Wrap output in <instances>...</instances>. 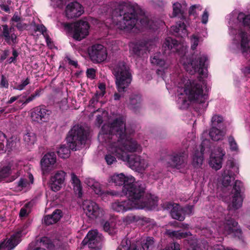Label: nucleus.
<instances>
[{"mask_svg":"<svg viewBox=\"0 0 250 250\" xmlns=\"http://www.w3.org/2000/svg\"><path fill=\"white\" fill-rule=\"evenodd\" d=\"M112 131L115 134L112 136L118 138V142H112L110 149L118 158L126 161L129 167L137 171L145 170L148 166L147 161L136 154H127L125 151L133 152L140 149V146L132 138L134 131L125 126V120L120 117L112 122Z\"/></svg>","mask_w":250,"mask_h":250,"instance_id":"nucleus-1","label":"nucleus"},{"mask_svg":"<svg viewBox=\"0 0 250 250\" xmlns=\"http://www.w3.org/2000/svg\"><path fill=\"white\" fill-rule=\"evenodd\" d=\"M174 49L180 57V62L185 70L191 74L198 73L201 77H207L208 59L207 55L201 54L196 50L197 48H165L163 54L156 52L151 57V63L160 67H164L165 61L164 53L168 52Z\"/></svg>","mask_w":250,"mask_h":250,"instance_id":"nucleus-2","label":"nucleus"},{"mask_svg":"<svg viewBox=\"0 0 250 250\" xmlns=\"http://www.w3.org/2000/svg\"><path fill=\"white\" fill-rule=\"evenodd\" d=\"M138 14V6L119 5L113 10L112 16L114 20L117 21V25L121 29L127 31L134 29V31H136L140 30L141 27L155 28L153 21L146 17H143L140 19L141 26L139 24L137 25Z\"/></svg>","mask_w":250,"mask_h":250,"instance_id":"nucleus-3","label":"nucleus"},{"mask_svg":"<svg viewBox=\"0 0 250 250\" xmlns=\"http://www.w3.org/2000/svg\"><path fill=\"white\" fill-rule=\"evenodd\" d=\"M184 92L190 102L202 104L204 109L207 108L208 103L204 104L208 98V95L204 93L203 85L201 82L188 80L184 85Z\"/></svg>","mask_w":250,"mask_h":250,"instance_id":"nucleus-4","label":"nucleus"},{"mask_svg":"<svg viewBox=\"0 0 250 250\" xmlns=\"http://www.w3.org/2000/svg\"><path fill=\"white\" fill-rule=\"evenodd\" d=\"M116 85L119 92H125L132 81V76L128 67L124 61H120L113 69Z\"/></svg>","mask_w":250,"mask_h":250,"instance_id":"nucleus-5","label":"nucleus"},{"mask_svg":"<svg viewBox=\"0 0 250 250\" xmlns=\"http://www.w3.org/2000/svg\"><path fill=\"white\" fill-rule=\"evenodd\" d=\"M88 132L81 125H75L68 132L66 140L70 148L76 151L85 144L88 136Z\"/></svg>","mask_w":250,"mask_h":250,"instance_id":"nucleus-6","label":"nucleus"},{"mask_svg":"<svg viewBox=\"0 0 250 250\" xmlns=\"http://www.w3.org/2000/svg\"><path fill=\"white\" fill-rule=\"evenodd\" d=\"M146 185L143 181H135L132 183L126 185L125 188L122 189L120 193L117 191L119 196L125 195L128 197V200L134 202H138L141 198L145 195Z\"/></svg>","mask_w":250,"mask_h":250,"instance_id":"nucleus-7","label":"nucleus"},{"mask_svg":"<svg viewBox=\"0 0 250 250\" xmlns=\"http://www.w3.org/2000/svg\"><path fill=\"white\" fill-rule=\"evenodd\" d=\"M188 157V150H180L167 154L165 161L170 167L179 169L185 167Z\"/></svg>","mask_w":250,"mask_h":250,"instance_id":"nucleus-8","label":"nucleus"},{"mask_svg":"<svg viewBox=\"0 0 250 250\" xmlns=\"http://www.w3.org/2000/svg\"><path fill=\"white\" fill-rule=\"evenodd\" d=\"M64 27L68 29H73V38L81 41L87 37L89 32L90 25L85 20H81L72 24H65Z\"/></svg>","mask_w":250,"mask_h":250,"instance_id":"nucleus-9","label":"nucleus"},{"mask_svg":"<svg viewBox=\"0 0 250 250\" xmlns=\"http://www.w3.org/2000/svg\"><path fill=\"white\" fill-rule=\"evenodd\" d=\"M238 222L234 219L227 217L223 227H219L218 231L225 235H232L240 238L242 236V230L238 227Z\"/></svg>","mask_w":250,"mask_h":250,"instance_id":"nucleus-10","label":"nucleus"},{"mask_svg":"<svg viewBox=\"0 0 250 250\" xmlns=\"http://www.w3.org/2000/svg\"><path fill=\"white\" fill-rule=\"evenodd\" d=\"M239 172V167L231 160L227 162L226 168L222 174V184L224 187L230 185L231 182L235 179V176Z\"/></svg>","mask_w":250,"mask_h":250,"instance_id":"nucleus-11","label":"nucleus"},{"mask_svg":"<svg viewBox=\"0 0 250 250\" xmlns=\"http://www.w3.org/2000/svg\"><path fill=\"white\" fill-rule=\"evenodd\" d=\"M103 239L102 235L97 230H93L88 232L82 243L83 246L87 245L90 249L98 250L101 247Z\"/></svg>","mask_w":250,"mask_h":250,"instance_id":"nucleus-12","label":"nucleus"},{"mask_svg":"<svg viewBox=\"0 0 250 250\" xmlns=\"http://www.w3.org/2000/svg\"><path fill=\"white\" fill-rule=\"evenodd\" d=\"M83 208L86 216L93 220L101 218L104 215L103 209L96 202L91 200L84 201Z\"/></svg>","mask_w":250,"mask_h":250,"instance_id":"nucleus-13","label":"nucleus"},{"mask_svg":"<svg viewBox=\"0 0 250 250\" xmlns=\"http://www.w3.org/2000/svg\"><path fill=\"white\" fill-rule=\"evenodd\" d=\"M51 113L44 105H40L33 108L31 118L33 121L39 124L47 122Z\"/></svg>","mask_w":250,"mask_h":250,"instance_id":"nucleus-14","label":"nucleus"},{"mask_svg":"<svg viewBox=\"0 0 250 250\" xmlns=\"http://www.w3.org/2000/svg\"><path fill=\"white\" fill-rule=\"evenodd\" d=\"M243 188V184L239 180H236L233 187L232 192L233 194L232 200V206L234 209L240 208L243 203V197L242 190Z\"/></svg>","mask_w":250,"mask_h":250,"instance_id":"nucleus-15","label":"nucleus"},{"mask_svg":"<svg viewBox=\"0 0 250 250\" xmlns=\"http://www.w3.org/2000/svg\"><path fill=\"white\" fill-rule=\"evenodd\" d=\"M84 183L88 186L91 188L96 194L103 196V197L108 195L111 196H118L119 194L117 191L114 190H102L100 184L96 182L94 179L92 178H86Z\"/></svg>","mask_w":250,"mask_h":250,"instance_id":"nucleus-16","label":"nucleus"},{"mask_svg":"<svg viewBox=\"0 0 250 250\" xmlns=\"http://www.w3.org/2000/svg\"><path fill=\"white\" fill-rule=\"evenodd\" d=\"M165 209L170 210V213L172 218L182 221L185 219L183 207L178 204L167 202L164 204Z\"/></svg>","mask_w":250,"mask_h":250,"instance_id":"nucleus-17","label":"nucleus"},{"mask_svg":"<svg viewBox=\"0 0 250 250\" xmlns=\"http://www.w3.org/2000/svg\"><path fill=\"white\" fill-rule=\"evenodd\" d=\"M56 162V156L54 152H48L41 161V165L43 174L48 173L53 167Z\"/></svg>","mask_w":250,"mask_h":250,"instance_id":"nucleus-18","label":"nucleus"},{"mask_svg":"<svg viewBox=\"0 0 250 250\" xmlns=\"http://www.w3.org/2000/svg\"><path fill=\"white\" fill-rule=\"evenodd\" d=\"M135 181V178L131 176H126L124 173L115 174L110 177L109 183H114L115 186L125 188L126 185L130 184Z\"/></svg>","mask_w":250,"mask_h":250,"instance_id":"nucleus-19","label":"nucleus"},{"mask_svg":"<svg viewBox=\"0 0 250 250\" xmlns=\"http://www.w3.org/2000/svg\"><path fill=\"white\" fill-rule=\"evenodd\" d=\"M91 60L94 62H101L107 57L106 48H88Z\"/></svg>","mask_w":250,"mask_h":250,"instance_id":"nucleus-20","label":"nucleus"},{"mask_svg":"<svg viewBox=\"0 0 250 250\" xmlns=\"http://www.w3.org/2000/svg\"><path fill=\"white\" fill-rule=\"evenodd\" d=\"M83 12L82 5L77 1L69 3L65 9L66 17L69 19H73L80 16Z\"/></svg>","mask_w":250,"mask_h":250,"instance_id":"nucleus-21","label":"nucleus"},{"mask_svg":"<svg viewBox=\"0 0 250 250\" xmlns=\"http://www.w3.org/2000/svg\"><path fill=\"white\" fill-rule=\"evenodd\" d=\"M65 173L62 170L57 171L54 175L51 176L50 180L51 189L54 191H59L64 182Z\"/></svg>","mask_w":250,"mask_h":250,"instance_id":"nucleus-22","label":"nucleus"},{"mask_svg":"<svg viewBox=\"0 0 250 250\" xmlns=\"http://www.w3.org/2000/svg\"><path fill=\"white\" fill-rule=\"evenodd\" d=\"M134 207V203L129 200H120L115 201L111 204L113 210L116 212H124L127 210L132 209Z\"/></svg>","mask_w":250,"mask_h":250,"instance_id":"nucleus-23","label":"nucleus"},{"mask_svg":"<svg viewBox=\"0 0 250 250\" xmlns=\"http://www.w3.org/2000/svg\"><path fill=\"white\" fill-rule=\"evenodd\" d=\"M115 134V133L112 131V123H111L110 124V125L109 134L108 135V139H109V140H108V143H109L108 151L109 152H110L112 153V154L108 153V154H107L106 155H105V157H104L105 160L108 165H111L112 164H113V163L116 162V159L115 156L118 157L116 155L115 153L111 152V151L109 148L110 146V144H111V143H112V142H114V143L115 142L116 143L118 142V138H117L114 137V138H112V136Z\"/></svg>","mask_w":250,"mask_h":250,"instance_id":"nucleus-24","label":"nucleus"},{"mask_svg":"<svg viewBox=\"0 0 250 250\" xmlns=\"http://www.w3.org/2000/svg\"><path fill=\"white\" fill-rule=\"evenodd\" d=\"M14 143L12 139H7L5 134L0 131V153H4L6 151L10 152Z\"/></svg>","mask_w":250,"mask_h":250,"instance_id":"nucleus-25","label":"nucleus"},{"mask_svg":"<svg viewBox=\"0 0 250 250\" xmlns=\"http://www.w3.org/2000/svg\"><path fill=\"white\" fill-rule=\"evenodd\" d=\"M138 202L140 203L139 207L141 208H146L152 209L156 206L157 200L154 198L151 194H146L141 198Z\"/></svg>","mask_w":250,"mask_h":250,"instance_id":"nucleus-26","label":"nucleus"},{"mask_svg":"<svg viewBox=\"0 0 250 250\" xmlns=\"http://www.w3.org/2000/svg\"><path fill=\"white\" fill-rule=\"evenodd\" d=\"M2 36L4 37L5 41L8 43L9 45H13L17 42V36L13 33L14 28H9L6 24L2 26Z\"/></svg>","mask_w":250,"mask_h":250,"instance_id":"nucleus-27","label":"nucleus"},{"mask_svg":"<svg viewBox=\"0 0 250 250\" xmlns=\"http://www.w3.org/2000/svg\"><path fill=\"white\" fill-rule=\"evenodd\" d=\"M158 39L156 38H143L139 40H136L130 44V47H149L157 45V42Z\"/></svg>","mask_w":250,"mask_h":250,"instance_id":"nucleus-28","label":"nucleus"},{"mask_svg":"<svg viewBox=\"0 0 250 250\" xmlns=\"http://www.w3.org/2000/svg\"><path fill=\"white\" fill-rule=\"evenodd\" d=\"M219 153L217 155H215L214 156H213L212 154L211 155L209 163L212 168L216 170H219L222 167L223 158L225 154L222 150L219 151Z\"/></svg>","mask_w":250,"mask_h":250,"instance_id":"nucleus-29","label":"nucleus"},{"mask_svg":"<svg viewBox=\"0 0 250 250\" xmlns=\"http://www.w3.org/2000/svg\"><path fill=\"white\" fill-rule=\"evenodd\" d=\"M142 99L139 94H132L128 101V107L134 112H137L141 107Z\"/></svg>","mask_w":250,"mask_h":250,"instance_id":"nucleus-30","label":"nucleus"},{"mask_svg":"<svg viewBox=\"0 0 250 250\" xmlns=\"http://www.w3.org/2000/svg\"><path fill=\"white\" fill-rule=\"evenodd\" d=\"M155 239L152 237L147 236L142 239L140 243V250H152L155 247Z\"/></svg>","mask_w":250,"mask_h":250,"instance_id":"nucleus-31","label":"nucleus"},{"mask_svg":"<svg viewBox=\"0 0 250 250\" xmlns=\"http://www.w3.org/2000/svg\"><path fill=\"white\" fill-rule=\"evenodd\" d=\"M21 237L18 232H14L5 244L8 250H11L15 248L21 241Z\"/></svg>","mask_w":250,"mask_h":250,"instance_id":"nucleus-32","label":"nucleus"},{"mask_svg":"<svg viewBox=\"0 0 250 250\" xmlns=\"http://www.w3.org/2000/svg\"><path fill=\"white\" fill-rule=\"evenodd\" d=\"M166 233L169 237L177 239L185 238L191 235L190 232L189 231H184L181 230L176 231L171 229H167Z\"/></svg>","mask_w":250,"mask_h":250,"instance_id":"nucleus-33","label":"nucleus"},{"mask_svg":"<svg viewBox=\"0 0 250 250\" xmlns=\"http://www.w3.org/2000/svg\"><path fill=\"white\" fill-rule=\"evenodd\" d=\"M71 176L72 184H73L74 190L77 193L78 197L81 198L83 192L81 181L75 173H72Z\"/></svg>","mask_w":250,"mask_h":250,"instance_id":"nucleus-34","label":"nucleus"},{"mask_svg":"<svg viewBox=\"0 0 250 250\" xmlns=\"http://www.w3.org/2000/svg\"><path fill=\"white\" fill-rule=\"evenodd\" d=\"M235 38H239L241 47H250V35L247 33L240 30Z\"/></svg>","mask_w":250,"mask_h":250,"instance_id":"nucleus-35","label":"nucleus"},{"mask_svg":"<svg viewBox=\"0 0 250 250\" xmlns=\"http://www.w3.org/2000/svg\"><path fill=\"white\" fill-rule=\"evenodd\" d=\"M205 148L202 145H201L200 151L198 150L195 151L193 156V163L195 166H198L202 164L204 159V152Z\"/></svg>","mask_w":250,"mask_h":250,"instance_id":"nucleus-36","label":"nucleus"},{"mask_svg":"<svg viewBox=\"0 0 250 250\" xmlns=\"http://www.w3.org/2000/svg\"><path fill=\"white\" fill-rule=\"evenodd\" d=\"M171 30L177 33L178 36L181 37H184L187 35L186 25L183 22L180 21L179 23H177L176 25L171 27Z\"/></svg>","mask_w":250,"mask_h":250,"instance_id":"nucleus-37","label":"nucleus"},{"mask_svg":"<svg viewBox=\"0 0 250 250\" xmlns=\"http://www.w3.org/2000/svg\"><path fill=\"white\" fill-rule=\"evenodd\" d=\"M36 245L37 247L36 248H44L45 250V248L51 249L53 246L51 240L47 237H42L40 240H37Z\"/></svg>","mask_w":250,"mask_h":250,"instance_id":"nucleus-38","label":"nucleus"},{"mask_svg":"<svg viewBox=\"0 0 250 250\" xmlns=\"http://www.w3.org/2000/svg\"><path fill=\"white\" fill-rule=\"evenodd\" d=\"M210 138L214 141H218L223 138V132L216 127H211L209 132Z\"/></svg>","mask_w":250,"mask_h":250,"instance_id":"nucleus-39","label":"nucleus"},{"mask_svg":"<svg viewBox=\"0 0 250 250\" xmlns=\"http://www.w3.org/2000/svg\"><path fill=\"white\" fill-rule=\"evenodd\" d=\"M71 149L70 147H67L65 145H62L57 150V152L58 156L63 159L68 158L70 153V150Z\"/></svg>","mask_w":250,"mask_h":250,"instance_id":"nucleus-40","label":"nucleus"},{"mask_svg":"<svg viewBox=\"0 0 250 250\" xmlns=\"http://www.w3.org/2000/svg\"><path fill=\"white\" fill-rule=\"evenodd\" d=\"M35 30L41 32L44 36L48 46H51V39L46 33V28L42 24H37L35 25Z\"/></svg>","mask_w":250,"mask_h":250,"instance_id":"nucleus-41","label":"nucleus"},{"mask_svg":"<svg viewBox=\"0 0 250 250\" xmlns=\"http://www.w3.org/2000/svg\"><path fill=\"white\" fill-rule=\"evenodd\" d=\"M23 140L28 145H33L36 140V134L30 131H28L23 136Z\"/></svg>","mask_w":250,"mask_h":250,"instance_id":"nucleus-42","label":"nucleus"},{"mask_svg":"<svg viewBox=\"0 0 250 250\" xmlns=\"http://www.w3.org/2000/svg\"><path fill=\"white\" fill-rule=\"evenodd\" d=\"M223 122V118L222 116L218 115H213L211 119L212 127H220Z\"/></svg>","mask_w":250,"mask_h":250,"instance_id":"nucleus-43","label":"nucleus"},{"mask_svg":"<svg viewBox=\"0 0 250 250\" xmlns=\"http://www.w3.org/2000/svg\"><path fill=\"white\" fill-rule=\"evenodd\" d=\"M237 19L240 22H242L244 25L250 28V15L246 16L244 13L238 14Z\"/></svg>","mask_w":250,"mask_h":250,"instance_id":"nucleus-44","label":"nucleus"},{"mask_svg":"<svg viewBox=\"0 0 250 250\" xmlns=\"http://www.w3.org/2000/svg\"><path fill=\"white\" fill-rule=\"evenodd\" d=\"M145 52L142 48H131L129 49L130 55L137 58L142 57Z\"/></svg>","mask_w":250,"mask_h":250,"instance_id":"nucleus-45","label":"nucleus"},{"mask_svg":"<svg viewBox=\"0 0 250 250\" xmlns=\"http://www.w3.org/2000/svg\"><path fill=\"white\" fill-rule=\"evenodd\" d=\"M179 45V42L170 37L166 38L163 47H175Z\"/></svg>","mask_w":250,"mask_h":250,"instance_id":"nucleus-46","label":"nucleus"},{"mask_svg":"<svg viewBox=\"0 0 250 250\" xmlns=\"http://www.w3.org/2000/svg\"><path fill=\"white\" fill-rule=\"evenodd\" d=\"M116 42L115 41H108L105 40H103L100 43H97L95 45H93L92 47H111L116 45Z\"/></svg>","mask_w":250,"mask_h":250,"instance_id":"nucleus-47","label":"nucleus"},{"mask_svg":"<svg viewBox=\"0 0 250 250\" xmlns=\"http://www.w3.org/2000/svg\"><path fill=\"white\" fill-rule=\"evenodd\" d=\"M11 172V168L9 166L3 167L0 170V178L7 177Z\"/></svg>","mask_w":250,"mask_h":250,"instance_id":"nucleus-48","label":"nucleus"},{"mask_svg":"<svg viewBox=\"0 0 250 250\" xmlns=\"http://www.w3.org/2000/svg\"><path fill=\"white\" fill-rule=\"evenodd\" d=\"M228 141L231 151H237L238 149L237 144L232 136L228 137Z\"/></svg>","mask_w":250,"mask_h":250,"instance_id":"nucleus-49","label":"nucleus"},{"mask_svg":"<svg viewBox=\"0 0 250 250\" xmlns=\"http://www.w3.org/2000/svg\"><path fill=\"white\" fill-rule=\"evenodd\" d=\"M29 226V224L26 223L24 224L20 228H19L16 232H18L19 235L22 237L23 235H25L27 233V229L28 228Z\"/></svg>","mask_w":250,"mask_h":250,"instance_id":"nucleus-50","label":"nucleus"},{"mask_svg":"<svg viewBox=\"0 0 250 250\" xmlns=\"http://www.w3.org/2000/svg\"><path fill=\"white\" fill-rule=\"evenodd\" d=\"M53 218H54V220L56 222H58L63 216L62 211L59 209H55L51 214Z\"/></svg>","mask_w":250,"mask_h":250,"instance_id":"nucleus-51","label":"nucleus"},{"mask_svg":"<svg viewBox=\"0 0 250 250\" xmlns=\"http://www.w3.org/2000/svg\"><path fill=\"white\" fill-rule=\"evenodd\" d=\"M43 222L46 226H49L56 223V221L54 220V218H53V216L51 214L44 216Z\"/></svg>","mask_w":250,"mask_h":250,"instance_id":"nucleus-52","label":"nucleus"},{"mask_svg":"<svg viewBox=\"0 0 250 250\" xmlns=\"http://www.w3.org/2000/svg\"><path fill=\"white\" fill-rule=\"evenodd\" d=\"M132 244H131L130 240H128L126 238H125L123 239L121 242V243L119 246H121V247L124 249V250H126L129 249L130 246H131Z\"/></svg>","mask_w":250,"mask_h":250,"instance_id":"nucleus-53","label":"nucleus"},{"mask_svg":"<svg viewBox=\"0 0 250 250\" xmlns=\"http://www.w3.org/2000/svg\"><path fill=\"white\" fill-rule=\"evenodd\" d=\"M64 61L68 62L69 65L74 66L75 68H78L79 67L77 61L71 60L70 57L67 55L64 57Z\"/></svg>","mask_w":250,"mask_h":250,"instance_id":"nucleus-54","label":"nucleus"},{"mask_svg":"<svg viewBox=\"0 0 250 250\" xmlns=\"http://www.w3.org/2000/svg\"><path fill=\"white\" fill-rule=\"evenodd\" d=\"M193 210V206L192 205H188L185 206V207H183V211L184 214V217L186 214L190 215L192 214Z\"/></svg>","mask_w":250,"mask_h":250,"instance_id":"nucleus-55","label":"nucleus"},{"mask_svg":"<svg viewBox=\"0 0 250 250\" xmlns=\"http://www.w3.org/2000/svg\"><path fill=\"white\" fill-rule=\"evenodd\" d=\"M181 4L179 3H175L173 4V14L174 16H177L179 14L181 13Z\"/></svg>","mask_w":250,"mask_h":250,"instance_id":"nucleus-56","label":"nucleus"},{"mask_svg":"<svg viewBox=\"0 0 250 250\" xmlns=\"http://www.w3.org/2000/svg\"><path fill=\"white\" fill-rule=\"evenodd\" d=\"M27 185L26 179L21 178L20 181L17 183L16 188L22 189L25 188Z\"/></svg>","mask_w":250,"mask_h":250,"instance_id":"nucleus-57","label":"nucleus"},{"mask_svg":"<svg viewBox=\"0 0 250 250\" xmlns=\"http://www.w3.org/2000/svg\"><path fill=\"white\" fill-rule=\"evenodd\" d=\"M30 83V80L27 78L25 80L21 82V84L17 85L16 89L19 90H21Z\"/></svg>","mask_w":250,"mask_h":250,"instance_id":"nucleus-58","label":"nucleus"},{"mask_svg":"<svg viewBox=\"0 0 250 250\" xmlns=\"http://www.w3.org/2000/svg\"><path fill=\"white\" fill-rule=\"evenodd\" d=\"M160 250H180V246L178 243L175 242L171 244L170 248L169 247H166Z\"/></svg>","mask_w":250,"mask_h":250,"instance_id":"nucleus-59","label":"nucleus"},{"mask_svg":"<svg viewBox=\"0 0 250 250\" xmlns=\"http://www.w3.org/2000/svg\"><path fill=\"white\" fill-rule=\"evenodd\" d=\"M0 85L1 87H4L6 88H7L9 86L8 80H7L5 76L3 75H2L1 76Z\"/></svg>","mask_w":250,"mask_h":250,"instance_id":"nucleus-60","label":"nucleus"},{"mask_svg":"<svg viewBox=\"0 0 250 250\" xmlns=\"http://www.w3.org/2000/svg\"><path fill=\"white\" fill-rule=\"evenodd\" d=\"M29 203L25 204L24 207L22 208L20 211L19 215L21 217H25L28 215L27 210L25 208H28L29 206Z\"/></svg>","mask_w":250,"mask_h":250,"instance_id":"nucleus-61","label":"nucleus"},{"mask_svg":"<svg viewBox=\"0 0 250 250\" xmlns=\"http://www.w3.org/2000/svg\"><path fill=\"white\" fill-rule=\"evenodd\" d=\"M95 70L94 68H88L86 70V76L87 78L93 79L95 77Z\"/></svg>","mask_w":250,"mask_h":250,"instance_id":"nucleus-62","label":"nucleus"},{"mask_svg":"<svg viewBox=\"0 0 250 250\" xmlns=\"http://www.w3.org/2000/svg\"><path fill=\"white\" fill-rule=\"evenodd\" d=\"M242 55L246 58L248 59L250 56V48H239Z\"/></svg>","mask_w":250,"mask_h":250,"instance_id":"nucleus-63","label":"nucleus"},{"mask_svg":"<svg viewBox=\"0 0 250 250\" xmlns=\"http://www.w3.org/2000/svg\"><path fill=\"white\" fill-rule=\"evenodd\" d=\"M10 55L8 50H5L0 54V62L3 61Z\"/></svg>","mask_w":250,"mask_h":250,"instance_id":"nucleus-64","label":"nucleus"}]
</instances>
